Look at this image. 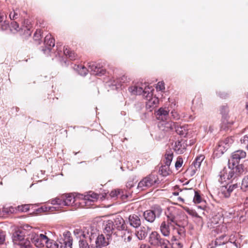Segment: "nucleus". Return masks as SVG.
I'll return each instance as SVG.
<instances>
[{
  "label": "nucleus",
  "mask_w": 248,
  "mask_h": 248,
  "mask_svg": "<svg viewBox=\"0 0 248 248\" xmlns=\"http://www.w3.org/2000/svg\"><path fill=\"white\" fill-rule=\"evenodd\" d=\"M167 220H166L172 228L174 231H176L177 234L182 236L185 234V229L180 224V214L178 210L172 208L169 209L166 213Z\"/></svg>",
  "instance_id": "obj_1"
},
{
  "label": "nucleus",
  "mask_w": 248,
  "mask_h": 248,
  "mask_svg": "<svg viewBox=\"0 0 248 248\" xmlns=\"http://www.w3.org/2000/svg\"><path fill=\"white\" fill-rule=\"evenodd\" d=\"M107 194L105 195L97 194L93 191H89L86 194H79V199H80L81 207L90 208L92 205V202L97 201L99 199L103 200L105 199Z\"/></svg>",
  "instance_id": "obj_2"
},
{
  "label": "nucleus",
  "mask_w": 248,
  "mask_h": 248,
  "mask_svg": "<svg viewBox=\"0 0 248 248\" xmlns=\"http://www.w3.org/2000/svg\"><path fill=\"white\" fill-rule=\"evenodd\" d=\"M148 241L151 246L156 248L160 247L161 248H172L170 242L162 238L156 231H153L149 234Z\"/></svg>",
  "instance_id": "obj_3"
},
{
  "label": "nucleus",
  "mask_w": 248,
  "mask_h": 248,
  "mask_svg": "<svg viewBox=\"0 0 248 248\" xmlns=\"http://www.w3.org/2000/svg\"><path fill=\"white\" fill-rule=\"evenodd\" d=\"M159 183L157 175L151 173L143 178L138 184V188L141 190H145Z\"/></svg>",
  "instance_id": "obj_4"
},
{
  "label": "nucleus",
  "mask_w": 248,
  "mask_h": 248,
  "mask_svg": "<svg viewBox=\"0 0 248 248\" xmlns=\"http://www.w3.org/2000/svg\"><path fill=\"white\" fill-rule=\"evenodd\" d=\"M178 189L180 192H182V195L186 199H191L194 194L193 198V202L195 204H199L202 202L203 199L201 196V192L200 190H192V188L187 189L185 188L183 190L180 189L177 186L175 187V189Z\"/></svg>",
  "instance_id": "obj_5"
},
{
  "label": "nucleus",
  "mask_w": 248,
  "mask_h": 248,
  "mask_svg": "<svg viewBox=\"0 0 248 248\" xmlns=\"http://www.w3.org/2000/svg\"><path fill=\"white\" fill-rule=\"evenodd\" d=\"M13 241L16 244L20 246V248H33L31 242L27 239H25L23 232L16 231L13 234Z\"/></svg>",
  "instance_id": "obj_6"
},
{
  "label": "nucleus",
  "mask_w": 248,
  "mask_h": 248,
  "mask_svg": "<svg viewBox=\"0 0 248 248\" xmlns=\"http://www.w3.org/2000/svg\"><path fill=\"white\" fill-rule=\"evenodd\" d=\"M229 109L227 106H222L220 108V113L222 115V124L224 128H229L234 123V120L230 119L229 115Z\"/></svg>",
  "instance_id": "obj_7"
},
{
  "label": "nucleus",
  "mask_w": 248,
  "mask_h": 248,
  "mask_svg": "<svg viewBox=\"0 0 248 248\" xmlns=\"http://www.w3.org/2000/svg\"><path fill=\"white\" fill-rule=\"evenodd\" d=\"M63 198L64 206H72L74 208L81 207L79 204V194L76 197L72 194H63Z\"/></svg>",
  "instance_id": "obj_8"
},
{
  "label": "nucleus",
  "mask_w": 248,
  "mask_h": 248,
  "mask_svg": "<svg viewBox=\"0 0 248 248\" xmlns=\"http://www.w3.org/2000/svg\"><path fill=\"white\" fill-rule=\"evenodd\" d=\"M48 241V237L44 234H35L32 238V243L39 248H45Z\"/></svg>",
  "instance_id": "obj_9"
},
{
  "label": "nucleus",
  "mask_w": 248,
  "mask_h": 248,
  "mask_svg": "<svg viewBox=\"0 0 248 248\" xmlns=\"http://www.w3.org/2000/svg\"><path fill=\"white\" fill-rule=\"evenodd\" d=\"M88 67L91 69L93 74L101 76L106 73V70L102 66L94 62H91L88 63Z\"/></svg>",
  "instance_id": "obj_10"
},
{
  "label": "nucleus",
  "mask_w": 248,
  "mask_h": 248,
  "mask_svg": "<svg viewBox=\"0 0 248 248\" xmlns=\"http://www.w3.org/2000/svg\"><path fill=\"white\" fill-rule=\"evenodd\" d=\"M232 139L230 138H226L221 140L218 142L217 150L220 151L221 153H223L229 148L230 144L232 143Z\"/></svg>",
  "instance_id": "obj_11"
},
{
  "label": "nucleus",
  "mask_w": 248,
  "mask_h": 248,
  "mask_svg": "<svg viewBox=\"0 0 248 248\" xmlns=\"http://www.w3.org/2000/svg\"><path fill=\"white\" fill-rule=\"evenodd\" d=\"M246 156V153L243 150H238L233 152L232 154V164L234 165L238 163L240 159L245 158Z\"/></svg>",
  "instance_id": "obj_12"
},
{
  "label": "nucleus",
  "mask_w": 248,
  "mask_h": 248,
  "mask_svg": "<svg viewBox=\"0 0 248 248\" xmlns=\"http://www.w3.org/2000/svg\"><path fill=\"white\" fill-rule=\"evenodd\" d=\"M170 224L166 220L163 221L160 225V231L165 237H168L170 235Z\"/></svg>",
  "instance_id": "obj_13"
},
{
  "label": "nucleus",
  "mask_w": 248,
  "mask_h": 248,
  "mask_svg": "<svg viewBox=\"0 0 248 248\" xmlns=\"http://www.w3.org/2000/svg\"><path fill=\"white\" fill-rule=\"evenodd\" d=\"M147 102H146V108L150 111H152L153 109L157 107L159 103L158 98L155 96H152V97L146 98Z\"/></svg>",
  "instance_id": "obj_14"
},
{
  "label": "nucleus",
  "mask_w": 248,
  "mask_h": 248,
  "mask_svg": "<svg viewBox=\"0 0 248 248\" xmlns=\"http://www.w3.org/2000/svg\"><path fill=\"white\" fill-rule=\"evenodd\" d=\"M128 222L130 226L134 228H138L141 225L140 217L136 214L130 215L128 217Z\"/></svg>",
  "instance_id": "obj_15"
},
{
  "label": "nucleus",
  "mask_w": 248,
  "mask_h": 248,
  "mask_svg": "<svg viewBox=\"0 0 248 248\" xmlns=\"http://www.w3.org/2000/svg\"><path fill=\"white\" fill-rule=\"evenodd\" d=\"M113 226L118 230H124L126 228L125 221L121 217H117L114 219Z\"/></svg>",
  "instance_id": "obj_16"
},
{
  "label": "nucleus",
  "mask_w": 248,
  "mask_h": 248,
  "mask_svg": "<svg viewBox=\"0 0 248 248\" xmlns=\"http://www.w3.org/2000/svg\"><path fill=\"white\" fill-rule=\"evenodd\" d=\"M186 144L185 143V141L181 140V141H177L175 142L174 146V150L179 154L184 153L186 149Z\"/></svg>",
  "instance_id": "obj_17"
},
{
  "label": "nucleus",
  "mask_w": 248,
  "mask_h": 248,
  "mask_svg": "<svg viewBox=\"0 0 248 248\" xmlns=\"http://www.w3.org/2000/svg\"><path fill=\"white\" fill-rule=\"evenodd\" d=\"M155 212V211L151 210H148L145 211L143 213V217L145 219L149 222H153L156 218Z\"/></svg>",
  "instance_id": "obj_18"
},
{
  "label": "nucleus",
  "mask_w": 248,
  "mask_h": 248,
  "mask_svg": "<svg viewBox=\"0 0 248 248\" xmlns=\"http://www.w3.org/2000/svg\"><path fill=\"white\" fill-rule=\"evenodd\" d=\"M155 115L158 120L164 121L167 119L169 115V111L166 108H161L156 112Z\"/></svg>",
  "instance_id": "obj_19"
},
{
  "label": "nucleus",
  "mask_w": 248,
  "mask_h": 248,
  "mask_svg": "<svg viewBox=\"0 0 248 248\" xmlns=\"http://www.w3.org/2000/svg\"><path fill=\"white\" fill-rule=\"evenodd\" d=\"M96 246L99 247H104L108 246L109 244L108 240H106L103 234L99 235L95 241Z\"/></svg>",
  "instance_id": "obj_20"
},
{
  "label": "nucleus",
  "mask_w": 248,
  "mask_h": 248,
  "mask_svg": "<svg viewBox=\"0 0 248 248\" xmlns=\"http://www.w3.org/2000/svg\"><path fill=\"white\" fill-rule=\"evenodd\" d=\"M63 53L68 58L72 61L76 60L78 57L77 55L73 51L71 50L68 46L64 47Z\"/></svg>",
  "instance_id": "obj_21"
},
{
  "label": "nucleus",
  "mask_w": 248,
  "mask_h": 248,
  "mask_svg": "<svg viewBox=\"0 0 248 248\" xmlns=\"http://www.w3.org/2000/svg\"><path fill=\"white\" fill-rule=\"evenodd\" d=\"M56 210V207L53 206H50L47 204L42 206L41 207L38 208L36 210L37 213H53Z\"/></svg>",
  "instance_id": "obj_22"
},
{
  "label": "nucleus",
  "mask_w": 248,
  "mask_h": 248,
  "mask_svg": "<svg viewBox=\"0 0 248 248\" xmlns=\"http://www.w3.org/2000/svg\"><path fill=\"white\" fill-rule=\"evenodd\" d=\"M204 156L202 155L196 157L192 163L194 167V169L193 170V171L194 173H195L196 171L200 168L201 163L204 160Z\"/></svg>",
  "instance_id": "obj_23"
},
{
  "label": "nucleus",
  "mask_w": 248,
  "mask_h": 248,
  "mask_svg": "<svg viewBox=\"0 0 248 248\" xmlns=\"http://www.w3.org/2000/svg\"><path fill=\"white\" fill-rule=\"evenodd\" d=\"M44 43L48 49H51L55 46V40L51 34H47L45 38Z\"/></svg>",
  "instance_id": "obj_24"
},
{
  "label": "nucleus",
  "mask_w": 248,
  "mask_h": 248,
  "mask_svg": "<svg viewBox=\"0 0 248 248\" xmlns=\"http://www.w3.org/2000/svg\"><path fill=\"white\" fill-rule=\"evenodd\" d=\"M49 202L53 205H57L59 207H62L64 206L63 195L55 199H52Z\"/></svg>",
  "instance_id": "obj_25"
},
{
  "label": "nucleus",
  "mask_w": 248,
  "mask_h": 248,
  "mask_svg": "<svg viewBox=\"0 0 248 248\" xmlns=\"http://www.w3.org/2000/svg\"><path fill=\"white\" fill-rule=\"evenodd\" d=\"M147 235V232L145 227H141L140 229L136 232V235L139 240L144 239Z\"/></svg>",
  "instance_id": "obj_26"
},
{
  "label": "nucleus",
  "mask_w": 248,
  "mask_h": 248,
  "mask_svg": "<svg viewBox=\"0 0 248 248\" xmlns=\"http://www.w3.org/2000/svg\"><path fill=\"white\" fill-rule=\"evenodd\" d=\"M74 69H76L78 73L82 76H86L88 73V69L84 66L82 65H75Z\"/></svg>",
  "instance_id": "obj_27"
},
{
  "label": "nucleus",
  "mask_w": 248,
  "mask_h": 248,
  "mask_svg": "<svg viewBox=\"0 0 248 248\" xmlns=\"http://www.w3.org/2000/svg\"><path fill=\"white\" fill-rule=\"evenodd\" d=\"M170 166L165 164L160 167L159 171L162 175L166 176L170 173L171 170L170 169Z\"/></svg>",
  "instance_id": "obj_28"
},
{
  "label": "nucleus",
  "mask_w": 248,
  "mask_h": 248,
  "mask_svg": "<svg viewBox=\"0 0 248 248\" xmlns=\"http://www.w3.org/2000/svg\"><path fill=\"white\" fill-rule=\"evenodd\" d=\"M164 157V164L170 165L173 158V153H172L171 151H167L165 154Z\"/></svg>",
  "instance_id": "obj_29"
},
{
  "label": "nucleus",
  "mask_w": 248,
  "mask_h": 248,
  "mask_svg": "<svg viewBox=\"0 0 248 248\" xmlns=\"http://www.w3.org/2000/svg\"><path fill=\"white\" fill-rule=\"evenodd\" d=\"M130 92L135 95H140L143 92V88L137 86H132L130 88Z\"/></svg>",
  "instance_id": "obj_30"
},
{
  "label": "nucleus",
  "mask_w": 248,
  "mask_h": 248,
  "mask_svg": "<svg viewBox=\"0 0 248 248\" xmlns=\"http://www.w3.org/2000/svg\"><path fill=\"white\" fill-rule=\"evenodd\" d=\"M153 91L154 89L152 88V87L147 86L145 87L143 89V92L142 93L143 95L146 98L152 97V96H153L152 92Z\"/></svg>",
  "instance_id": "obj_31"
},
{
  "label": "nucleus",
  "mask_w": 248,
  "mask_h": 248,
  "mask_svg": "<svg viewBox=\"0 0 248 248\" xmlns=\"http://www.w3.org/2000/svg\"><path fill=\"white\" fill-rule=\"evenodd\" d=\"M113 222L112 221H108L106 225L105 231L108 233V235L112 234L114 230Z\"/></svg>",
  "instance_id": "obj_32"
},
{
  "label": "nucleus",
  "mask_w": 248,
  "mask_h": 248,
  "mask_svg": "<svg viewBox=\"0 0 248 248\" xmlns=\"http://www.w3.org/2000/svg\"><path fill=\"white\" fill-rule=\"evenodd\" d=\"M235 172V177H237L243 174L244 172V166L243 165H238L234 169Z\"/></svg>",
  "instance_id": "obj_33"
},
{
  "label": "nucleus",
  "mask_w": 248,
  "mask_h": 248,
  "mask_svg": "<svg viewBox=\"0 0 248 248\" xmlns=\"http://www.w3.org/2000/svg\"><path fill=\"white\" fill-rule=\"evenodd\" d=\"M226 237V235H222L219 237L218 238H217L216 240H215V245L216 246H220L222 245H224L226 244L228 242V241L227 240H224V239Z\"/></svg>",
  "instance_id": "obj_34"
},
{
  "label": "nucleus",
  "mask_w": 248,
  "mask_h": 248,
  "mask_svg": "<svg viewBox=\"0 0 248 248\" xmlns=\"http://www.w3.org/2000/svg\"><path fill=\"white\" fill-rule=\"evenodd\" d=\"M241 188L244 191L248 190V175L243 179Z\"/></svg>",
  "instance_id": "obj_35"
},
{
  "label": "nucleus",
  "mask_w": 248,
  "mask_h": 248,
  "mask_svg": "<svg viewBox=\"0 0 248 248\" xmlns=\"http://www.w3.org/2000/svg\"><path fill=\"white\" fill-rule=\"evenodd\" d=\"M32 206V205L31 204H24L19 205L17 207L16 210L19 212H26L29 211L30 207Z\"/></svg>",
  "instance_id": "obj_36"
},
{
  "label": "nucleus",
  "mask_w": 248,
  "mask_h": 248,
  "mask_svg": "<svg viewBox=\"0 0 248 248\" xmlns=\"http://www.w3.org/2000/svg\"><path fill=\"white\" fill-rule=\"evenodd\" d=\"M185 210L188 214L193 217L198 218L199 219V220H201L202 223V218L198 215V214L195 210H190L188 208H185Z\"/></svg>",
  "instance_id": "obj_37"
},
{
  "label": "nucleus",
  "mask_w": 248,
  "mask_h": 248,
  "mask_svg": "<svg viewBox=\"0 0 248 248\" xmlns=\"http://www.w3.org/2000/svg\"><path fill=\"white\" fill-rule=\"evenodd\" d=\"M45 248H59V245L56 242L48 238Z\"/></svg>",
  "instance_id": "obj_38"
},
{
  "label": "nucleus",
  "mask_w": 248,
  "mask_h": 248,
  "mask_svg": "<svg viewBox=\"0 0 248 248\" xmlns=\"http://www.w3.org/2000/svg\"><path fill=\"white\" fill-rule=\"evenodd\" d=\"M10 29L14 33L19 31L20 30L18 24L16 21H12L11 23Z\"/></svg>",
  "instance_id": "obj_39"
},
{
  "label": "nucleus",
  "mask_w": 248,
  "mask_h": 248,
  "mask_svg": "<svg viewBox=\"0 0 248 248\" xmlns=\"http://www.w3.org/2000/svg\"><path fill=\"white\" fill-rule=\"evenodd\" d=\"M79 246L80 248H90L87 241L83 239H80L79 241Z\"/></svg>",
  "instance_id": "obj_40"
},
{
  "label": "nucleus",
  "mask_w": 248,
  "mask_h": 248,
  "mask_svg": "<svg viewBox=\"0 0 248 248\" xmlns=\"http://www.w3.org/2000/svg\"><path fill=\"white\" fill-rule=\"evenodd\" d=\"M16 209L12 206L9 207H3V212L7 214H12L15 212Z\"/></svg>",
  "instance_id": "obj_41"
},
{
  "label": "nucleus",
  "mask_w": 248,
  "mask_h": 248,
  "mask_svg": "<svg viewBox=\"0 0 248 248\" xmlns=\"http://www.w3.org/2000/svg\"><path fill=\"white\" fill-rule=\"evenodd\" d=\"M72 243L71 241L70 238H68L67 241H65L63 244L62 245L60 248H72Z\"/></svg>",
  "instance_id": "obj_42"
},
{
  "label": "nucleus",
  "mask_w": 248,
  "mask_h": 248,
  "mask_svg": "<svg viewBox=\"0 0 248 248\" xmlns=\"http://www.w3.org/2000/svg\"><path fill=\"white\" fill-rule=\"evenodd\" d=\"M183 163V159L182 157L179 156L175 162V166L177 170L181 168Z\"/></svg>",
  "instance_id": "obj_43"
},
{
  "label": "nucleus",
  "mask_w": 248,
  "mask_h": 248,
  "mask_svg": "<svg viewBox=\"0 0 248 248\" xmlns=\"http://www.w3.org/2000/svg\"><path fill=\"white\" fill-rule=\"evenodd\" d=\"M129 78H128L127 76L124 75L121 78L118 79L117 82L119 84L127 82L129 81Z\"/></svg>",
  "instance_id": "obj_44"
},
{
  "label": "nucleus",
  "mask_w": 248,
  "mask_h": 248,
  "mask_svg": "<svg viewBox=\"0 0 248 248\" xmlns=\"http://www.w3.org/2000/svg\"><path fill=\"white\" fill-rule=\"evenodd\" d=\"M123 193V191L121 190H114L111 191L109 194V196L111 197L114 198L118 196L119 195H121V193Z\"/></svg>",
  "instance_id": "obj_45"
},
{
  "label": "nucleus",
  "mask_w": 248,
  "mask_h": 248,
  "mask_svg": "<svg viewBox=\"0 0 248 248\" xmlns=\"http://www.w3.org/2000/svg\"><path fill=\"white\" fill-rule=\"evenodd\" d=\"M42 31L41 30H37L34 34V39L35 40H39L41 38Z\"/></svg>",
  "instance_id": "obj_46"
},
{
  "label": "nucleus",
  "mask_w": 248,
  "mask_h": 248,
  "mask_svg": "<svg viewBox=\"0 0 248 248\" xmlns=\"http://www.w3.org/2000/svg\"><path fill=\"white\" fill-rule=\"evenodd\" d=\"M157 90L163 91L165 89L164 83L162 81L158 82L156 86Z\"/></svg>",
  "instance_id": "obj_47"
},
{
  "label": "nucleus",
  "mask_w": 248,
  "mask_h": 248,
  "mask_svg": "<svg viewBox=\"0 0 248 248\" xmlns=\"http://www.w3.org/2000/svg\"><path fill=\"white\" fill-rule=\"evenodd\" d=\"M18 14L15 11H14L13 12H11L9 15V17L11 20L16 19L18 17Z\"/></svg>",
  "instance_id": "obj_48"
},
{
  "label": "nucleus",
  "mask_w": 248,
  "mask_h": 248,
  "mask_svg": "<svg viewBox=\"0 0 248 248\" xmlns=\"http://www.w3.org/2000/svg\"><path fill=\"white\" fill-rule=\"evenodd\" d=\"M5 240V234L2 231H0V244H2Z\"/></svg>",
  "instance_id": "obj_49"
},
{
  "label": "nucleus",
  "mask_w": 248,
  "mask_h": 248,
  "mask_svg": "<svg viewBox=\"0 0 248 248\" xmlns=\"http://www.w3.org/2000/svg\"><path fill=\"white\" fill-rule=\"evenodd\" d=\"M124 241L125 242H129L131 241L132 239V234L131 233H129V232H128V235L126 237V236L125 235V234H124Z\"/></svg>",
  "instance_id": "obj_50"
},
{
  "label": "nucleus",
  "mask_w": 248,
  "mask_h": 248,
  "mask_svg": "<svg viewBox=\"0 0 248 248\" xmlns=\"http://www.w3.org/2000/svg\"><path fill=\"white\" fill-rule=\"evenodd\" d=\"M74 234L76 235H78L79 236L82 235L83 238L85 237V235L83 233L81 230L79 229H76L74 231Z\"/></svg>",
  "instance_id": "obj_51"
},
{
  "label": "nucleus",
  "mask_w": 248,
  "mask_h": 248,
  "mask_svg": "<svg viewBox=\"0 0 248 248\" xmlns=\"http://www.w3.org/2000/svg\"><path fill=\"white\" fill-rule=\"evenodd\" d=\"M171 116L175 120H178L180 118L179 114L175 110H173L171 112Z\"/></svg>",
  "instance_id": "obj_52"
},
{
  "label": "nucleus",
  "mask_w": 248,
  "mask_h": 248,
  "mask_svg": "<svg viewBox=\"0 0 248 248\" xmlns=\"http://www.w3.org/2000/svg\"><path fill=\"white\" fill-rule=\"evenodd\" d=\"M241 142L245 144H248V135H245L241 139Z\"/></svg>",
  "instance_id": "obj_53"
},
{
  "label": "nucleus",
  "mask_w": 248,
  "mask_h": 248,
  "mask_svg": "<svg viewBox=\"0 0 248 248\" xmlns=\"http://www.w3.org/2000/svg\"><path fill=\"white\" fill-rule=\"evenodd\" d=\"M237 187V185L236 184L231 185L229 186V187L226 189L230 193H232L234 188H236Z\"/></svg>",
  "instance_id": "obj_54"
},
{
  "label": "nucleus",
  "mask_w": 248,
  "mask_h": 248,
  "mask_svg": "<svg viewBox=\"0 0 248 248\" xmlns=\"http://www.w3.org/2000/svg\"><path fill=\"white\" fill-rule=\"evenodd\" d=\"M167 128H170V129H172L174 126L175 124L172 122H170L166 124Z\"/></svg>",
  "instance_id": "obj_55"
},
{
  "label": "nucleus",
  "mask_w": 248,
  "mask_h": 248,
  "mask_svg": "<svg viewBox=\"0 0 248 248\" xmlns=\"http://www.w3.org/2000/svg\"><path fill=\"white\" fill-rule=\"evenodd\" d=\"M233 177H234V178L235 177V172L233 170L230 171L228 178L231 179V178H232Z\"/></svg>",
  "instance_id": "obj_56"
},
{
  "label": "nucleus",
  "mask_w": 248,
  "mask_h": 248,
  "mask_svg": "<svg viewBox=\"0 0 248 248\" xmlns=\"http://www.w3.org/2000/svg\"><path fill=\"white\" fill-rule=\"evenodd\" d=\"M174 246V248H182L183 245L180 242H176L175 243L173 244Z\"/></svg>",
  "instance_id": "obj_57"
},
{
  "label": "nucleus",
  "mask_w": 248,
  "mask_h": 248,
  "mask_svg": "<svg viewBox=\"0 0 248 248\" xmlns=\"http://www.w3.org/2000/svg\"><path fill=\"white\" fill-rule=\"evenodd\" d=\"M222 194H223L224 196L225 197V198H228L231 195V193H230L228 191H227V190H224L222 192Z\"/></svg>",
  "instance_id": "obj_58"
},
{
  "label": "nucleus",
  "mask_w": 248,
  "mask_h": 248,
  "mask_svg": "<svg viewBox=\"0 0 248 248\" xmlns=\"http://www.w3.org/2000/svg\"><path fill=\"white\" fill-rule=\"evenodd\" d=\"M5 14L3 13H0V23L2 22L4 20Z\"/></svg>",
  "instance_id": "obj_59"
},
{
  "label": "nucleus",
  "mask_w": 248,
  "mask_h": 248,
  "mask_svg": "<svg viewBox=\"0 0 248 248\" xmlns=\"http://www.w3.org/2000/svg\"><path fill=\"white\" fill-rule=\"evenodd\" d=\"M177 201L179 202H181L183 203H185V200L183 198H182V197H179L178 198H177Z\"/></svg>",
  "instance_id": "obj_60"
},
{
  "label": "nucleus",
  "mask_w": 248,
  "mask_h": 248,
  "mask_svg": "<svg viewBox=\"0 0 248 248\" xmlns=\"http://www.w3.org/2000/svg\"><path fill=\"white\" fill-rule=\"evenodd\" d=\"M177 237H178V236L177 235H176L175 234H174L171 238V241H175L177 240Z\"/></svg>",
  "instance_id": "obj_61"
},
{
  "label": "nucleus",
  "mask_w": 248,
  "mask_h": 248,
  "mask_svg": "<svg viewBox=\"0 0 248 248\" xmlns=\"http://www.w3.org/2000/svg\"><path fill=\"white\" fill-rule=\"evenodd\" d=\"M186 134L185 131H183V128L182 127H180V133L179 134L181 135H183Z\"/></svg>",
  "instance_id": "obj_62"
},
{
  "label": "nucleus",
  "mask_w": 248,
  "mask_h": 248,
  "mask_svg": "<svg viewBox=\"0 0 248 248\" xmlns=\"http://www.w3.org/2000/svg\"><path fill=\"white\" fill-rule=\"evenodd\" d=\"M140 248H148V246L146 244H142L140 245Z\"/></svg>",
  "instance_id": "obj_63"
},
{
  "label": "nucleus",
  "mask_w": 248,
  "mask_h": 248,
  "mask_svg": "<svg viewBox=\"0 0 248 248\" xmlns=\"http://www.w3.org/2000/svg\"><path fill=\"white\" fill-rule=\"evenodd\" d=\"M244 204L246 206H248V197L246 199L244 202Z\"/></svg>",
  "instance_id": "obj_64"
}]
</instances>
